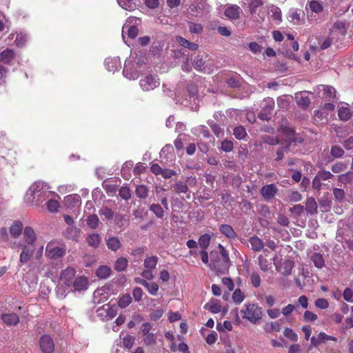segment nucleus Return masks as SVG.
I'll return each instance as SVG.
<instances>
[{
	"label": "nucleus",
	"mask_w": 353,
	"mask_h": 353,
	"mask_svg": "<svg viewBox=\"0 0 353 353\" xmlns=\"http://www.w3.org/2000/svg\"><path fill=\"white\" fill-rule=\"evenodd\" d=\"M118 4L124 10L133 11L137 8L135 0H117Z\"/></svg>",
	"instance_id": "nucleus-37"
},
{
	"label": "nucleus",
	"mask_w": 353,
	"mask_h": 353,
	"mask_svg": "<svg viewBox=\"0 0 353 353\" xmlns=\"http://www.w3.org/2000/svg\"><path fill=\"white\" fill-rule=\"evenodd\" d=\"M284 336L293 342L298 341V335L294 332V330L290 327H285L283 330Z\"/></svg>",
	"instance_id": "nucleus-51"
},
{
	"label": "nucleus",
	"mask_w": 353,
	"mask_h": 353,
	"mask_svg": "<svg viewBox=\"0 0 353 353\" xmlns=\"http://www.w3.org/2000/svg\"><path fill=\"white\" fill-rule=\"evenodd\" d=\"M139 81V85L144 92L152 91L154 89V77L153 72H143Z\"/></svg>",
	"instance_id": "nucleus-12"
},
{
	"label": "nucleus",
	"mask_w": 353,
	"mask_h": 353,
	"mask_svg": "<svg viewBox=\"0 0 353 353\" xmlns=\"http://www.w3.org/2000/svg\"><path fill=\"white\" fill-rule=\"evenodd\" d=\"M111 268L105 265L99 266L96 270V275L101 279H105L110 276Z\"/></svg>",
	"instance_id": "nucleus-34"
},
{
	"label": "nucleus",
	"mask_w": 353,
	"mask_h": 353,
	"mask_svg": "<svg viewBox=\"0 0 353 353\" xmlns=\"http://www.w3.org/2000/svg\"><path fill=\"white\" fill-rule=\"evenodd\" d=\"M101 242V237L97 233H92L88 236L87 243L89 246L97 248Z\"/></svg>",
	"instance_id": "nucleus-35"
},
{
	"label": "nucleus",
	"mask_w": 353,
	"mask_h": 353,
	"mask_svg": "<svg viewBox=\"0 0 353 353\" xmlns=\"http://www.w3.org/2000/svg\"><path fill=\"white\" fill-rule=\"evenodd\" d=\"M241 4L245 10H248L251 15H259L258 10L263 6V0H241Z\"/></svg>",
	"instance_id": "nucleus-13"
},
{
	"label": "nucleus",
	"mask_w": 353,
	"mask_h": 353,
	"mask_svg": "<svg viewBox=\"0 0 353 353\" xmlns=\"http://www.w3.org/2000/svg\"><path fill=\"white\" fill-rule=\"evenodd\" d=\"M139 73H141L139 70L137 65L134 63L132 58L130 57L126 59L123 70V74L125 77L130 80H135L139 77Z\"/></svg>",
	"instance_id": "nucleus-9"
},
{
	"label": "nucleus",
	"mask_w": 353,
	"mask_h": 353,
	"mask_svg": "<svg viewBox=\"0 0 353 353\" xmlns=\"http://www.w3.org/2000/svg\"><path fill=\"white\" fill-rule=\"evenodd\" d=\"M47 208L50 212H55L59 208V203L54 199H50L47 203Z\"/></svg>",
	"instance_id": "nucleus-57"
},
{
	"label": "nucleus",
	"mask_w": 353,
	"mask_h": 353,
	"mask_svg": "<svg viewBox=\"0 0 353 353\" xmlns=\"http://www.w3.org/2000/svg\"><path fill=\"white\" fill-rule=\"evenodd\" d=\"M264 330L267 332H270L271 330L279 332L281 330V325L277 321L271 322V323L265 325Z\"/></svg>",
	"instance_id": "nucleus-60"
},
{
	"label": "nucleus",
	"mask_w": 353,
	"mask_h": 353,
	"mask_svg": "<svg viewBox=\"0 0 353 353\" xmlns=\"http://www.w3.org/2000/svg\"><path fill=\"white\" fill-rule=\"evenodd\" d=\"M188 28L190 32L192 33L199 34L203 31V28L199 23H194L192 22H188Z\"/></svg>",
	"instance_id": "nucleus-59"
},
{
	"label": "nucleus",
	"mask_w": 353,
	"mask_h": 353,
	"mask_svg": "<svg viewBox=\"0 0 353 353\" xmlns=\"http://www.w3.org/2000/svg\"><path fill=\"white\" fill-rule=\"evenodd\" d=\"M99 222V218L95 214L90 215L87 219V224L92 229H95L97 228Z\"/></svg>",
	"instance_id": "nucleus-55"
},
{
	"label": "nucleus",
	"mask_w": 353,
	"mask_h": 353,
	"mask_svg": "<svg viewBox=\"0 0 353 353\" xmlns=\"http://www.w3.org/2000/svg\"><path fill=\"white\" fill-rule=\"evenodd\" d=\"M15 52L13 50L7 48L0 53V62L11 65L12 61L15 59Z\"/></svg>",
	"instance_id": "nucleus-21"
},
{
	"label": "nucleus",
	"mask_w": 353,
	"mask_h": 353,
	"mask_svg": "<svg viewBox=\"0 0 353 353\" xmlns=\"http://www.w3.org/2000/svg\"><path fill=\"white\" fill-rule=\"evenodd\" d=\"M216 330L219 332L231 331L232 330V323L229 321H225L223 323H218L216 324Z\"/></svg>",
	"instance_id": "nucleus-54"
},
{
	"label": "nucleus",
	"mask_w": 353,
	"mask_h": 353,
	"mask_svg": "<svg viewBox=\"0 0 353 353\" xmlns=\"http://www.w3.org/2000/svg\"><path fill=\"white\" fill-rule=\"evenodd\" d=\"M270 13L271 14L272 19L274 21L276 24H279L282 21L281 10L279 8L276 6H272L270 9Z\"/></svg>",
	"instance_id": "nucleus-41"
},
{
	"label": "nucleus",
	"mask_w": 353,
	"mask_h": 353,
	"mask_svg": "<svg viewBox=\"0 0 353 353\" xmlns=\"http://www.w3.org/2000/svg\"><path fill=\"white\" fill-rule=\"evenodd\" d=\"M161 174L164 178H170L174 174V172L171 170L162 169L157 164H156V175Z\"/></svg>",
	"instance_id": "nucleus-53"
},
{
	"label": "nucleus",
	"mask_w": 353,
	"mask_h": 353,
	"mask_svg": "<svg viewBox=\"0 0 353 353\" xmlns=\"http://www.w3.org/2000/svg\"><path fill=\"white\" fill-rule=\"evenodd\" d=\"M309 8L312 12L319 13L323 11V6L321 1L318 0H307L306 9Z\"/></svg>",
	"instance_id": "nucleus-33"
},
{
	"label": "nucleus",
	"mask_w": 353,
	"mask_h": 353,
	"mask_svg": "<svg viewBox=\"0 0 353 353\" xmlns=\"http://www.w3.org/2000/svg\"><path fill=\"white\" fill-rule=\"evenodd\" d=\"M145 270L143 272V278H136L137 283L143 285L151 294H154V283L153 279V268H154V257L147 258L144 262Z\"/></svg>",
	"instance_id": "nucleus-2"
},
{
	"label": "nucleus",
	"mask_w": 353,
	"mask_h": 353,
	"mask_svg": "<svg viewBox=\"0 0 353 353\" xmlns=\"http://www.w3.org/2000/svg\"><path fill=\"white\" fill-rule=\"evenodd\" d=\"M232 298L236 304H240L243 301L245 295L239 289H236L233 292Z\"/></svg>",
	"instance_id": "nucleus-50"
},
{
	"label": "nucleus",
	"mask_w": 353,
	"mask_h": 353,
	"mask_svg": "<svg viewBox=\"0 0 353 353\" xmlns=\"http://www.w3.org/2000/svg\"><path fill=\"white\" fill-rule=\"evenodd\" d=\"M75 273L76 271L73 268H67L61 272L59 285L57 290L59 298L63 299L65 297L68 290L72 287V284L74 281Z\"/></svg>",
	"instance_id": "nucleus-4"
},
{
	"label": "nucleus",
	"mask_w": 353,
	"mask_h": 353,
	"mask_svg": "<svg viewBox=\"0 0 353 353\" xmlns=\"http://www.w3.org/2000/svg\"><path fill=\"white\" fill-rule=\"evenodd\" d=\"M99 214L104 216L106 219L109 220L113 217L114 212L111 209L104 207L99 210Z\"/></svg>",
	"instance_id": "nucleus-63"
},
{
	"label": "nucleus",
	"mask_w": 353,
	"mask_h": 353,
	"mask_svg": "<svg viewBox=\"0 0 353 353\" xmlns=\"http://www.w3.org/2000/svg\"><path fill=\"white\" fill-rule=\"evenodd\" d=\"M285 141V142L289 143V144L286 147L282 148L277 151V157L275 159L276 161H279L283 159L284 151L290 147L292 143L296 141L300 143L302 142V139L301 138L296 139L294 137V132L292 129H288L286 130V137Z\"/></svg>",
	"instance_id": "nucleus-14"
},
{
	"label": "nucleus",
	"mask_w": 353,
	"mask_h": 353,
	"mask_svg": "<svg viewBox=\"0 0 353 353\" xmlns=\"http://www.w3.org/2000/svg\"><path fill=\"white\" fill-rule=\"evenodd\" d=\"M176 40L180 46H181L184 48H188L191 50H196L199 48V46L196 43H191L189 41H188L187 39H185L180 36L176 37Z\"/></svg>",
	"instance_id": "nucleus-38"
},
{
	"label": "nucleus",
	"mask_w": 353,
	"mask_h": 353,
	"mask_svg": "<svg viewBox=\"0 0 353 353\" xmlns=\"http://www.w3.org/2000/svg\"><path fill=\"white\" fill-rule=\"evenodd\" d=\"M128 265V261L125 257L118 258L114 263V270L117 272L124 271Z\"/></svg>",
	"instance_id": "nucleus-42"
},
{
	"label": "nucleus",
	"mask_w": 353,
	"mask_h": 353,
	"mask_svg": "<svg viewBox=\"0 0 353 353\" xmlns=\"http://www.w3.org/2000/svg\"><path fill=\"white\" fill-rule=\"evenodd\" d=\"M338 115L341 120L347 121L351 118L352 112L347 104H341L338 110Z\"/></svg>",
	"instance_id": "nucleus-29"
},
{
	"label": "nucleus",
	"mask_w": 353,
	"mask_h": 353,
	"mask_svg": "<svg viewBox=\"0 0 353 353\" xmlns=\"http://www.w3.org/2000/svg\"><path fill=\"white\" fill-rule=\"evenodd\" d=\"M205 309H208L210 312L216 314L221 312V305L218 301H212L204 306Z\"/></svg>",
	"instance_id": "nucleus-45"
},
{
	"label": "nucleus",
	"mask_w": 353,
	"mask_h": 353,
	"mask_svg": "<svg viewBox=\"0 0 353 353\" xmlns=\"http://www.w3.org/2000/svg\"><path fill=\"white\" fill-rule=\"evenodd\" d=\"M205 61L203 60V57L201 55L196 56L194 61L193 65L196 70L202 71L204 68Z\"/></svg>",
	"instance_id": "nucleus-49"
},
{
	"label": "nucleus",
	"mask_w": 353,
	"mask_h": 353,
	"mask_svg": "<svg viewBox=\"0 0 353 353\" xmlns=\"http://www.w3.org/2000/svg\"><path fill=\"white\" fill-rule=\"evenodd\" d=\"M23 240L25 243L35 245L37 234L34 229L30 226H26L23 230Z\"/></svg>",
	"instance_id": "nucleus-19"
},
{
	"label": "nucleus",
	"mask_w": 353,
	"mask_h": 353,
	"mask_svg": "<svg viewBox=\"0 0 353 353\" xmlns=\"http://www.w3.org/2000/svg\"><path fill=\"white\" fill-rule=\"evenodd\" d=\"M211 240V236L208 234L201 235L199 239V246L203 249L205 250L210 245Z\"/></svg>",
	"instance_id": "nucleus-47"
},
{
	"label": "nucleus",
	"mask_w": 353,
	"mask_h": 353,
	"mask_svg": "<svg viewBox=\"0 0 353 353\" xmlns=\"http://www.w3.org/2000/svg\"><path fill=\"white\" fill-rule=\"evenodd\" d=\"M12 248H21V252L19 256V262L21 264H24L29 261L30 259L32 258L34 250H35V245H28V244H21L16 243H14L13 245L10 246Z\"/></svg>",
	"instance_id": "nucleus-10"
},
{
	"label": "nucleus",
	"mask_w": 353,
	"mask_h": 353,
	"mask_svg": "<svg viewBox=\"0 0 353 353\" xmlns=\"http://www.w3.org/2000/svg\"><path fill=\"white\" fill-rule=\"evenodd\" d=\"M293 267L294 263L292 261L285 260L277 267V270L283 275H289L291 274Z\"/></svg>",
	"instance_id": "nucleus-28"
},
{
	"label": "nucleus",
	"mask_w": 353,
	"mask_h": 353,
	"mask_svg": "<svg viewBox=\"0 0 353 353\" xmlns=\"http://www.w3.org/2000/svg\"><path fill=\"white\" fill-rule=\"evenodd\" d=\"M301 13L297 9L292 8L289 10L288 19L293 24L298 25L301 22Z\"/></svg>",
	"instance_id": "nucleus-31"
},
{
	"label": "nucleus",
	"mask_w": 353,
	"mask_h": 353,
	"mask_svg": "<svg viewBox=\"0 0 353 353\" xmlns=\"http://www.w3.org/2000/svg\"><path fill=\"white\" fill-rule=\"evenodd\" d=\"M104 308L106 312L107 320L112 319L118 313V306L116 305H104Z\"/></svg>",
	"instance_id": "nucleus-44"
},
{
	"label": "nucleus",
	"mask_w": 353,
	"mask_h": 353,
	"mask_svg": "<svg viewBox=\"0 0 353 353\" xmlns=\"http://www.w3.org/2000/svg\"><path fill=\"white\" fill-rule=\"evenodd\" d=\"M137 195L140 198H145L148 194V189L143 185H138L136 188Z\"/></svg>",
	"instance_id": "nucleus-58"
},
{
	"label": "nucleus",
	"mask_w": 353,
	"mask_h": 353,
	"mask_svg": "<svg viewBox=\"0 0 353 353\" xmlns=\"http://www.w3.org/2000/svg\"><path fill=\"white\" fill-rule=\"evenodd\" d=\"M218 247L219 249V255L215 258L213 254H212L211 263L209 267L211 270L216 272L224 273L228 270L231 262L228 252L225 248L221 244H219Z\"/></svg>",
	"instance_id": "nucleus-3"
},
{
	"label": "nucleus",
	"mask_w": 353,
	"mask_h": 353,
	"mask_svg": "<svg viewBox=\"0 0 353 353\" xmlns=\"http://www.w3.org/2000/svg\"><path fill=\"white\" fill-rule=\"evenodd\" d=\"M244 307L245 308L241 310L242 317L256 324L261 319V308L254 303H245Z\"/></svg>",
	"instance_id": "nucleus-7"
},
{
	"label": "nucleus",
	"mask_w": 353,
	"mask_h": 353,
	"mask_svg": "<svg viewBox=\"0 0 353 353\" xmlns=\"http://www.w3.org/2000/svg\"><path fill=\"white\" fill-rule=\"evenodd\" d=\"M27 41V36L22 32L17 33L13 45L17 47L21 48L24 46Z\"/></svg>",
	"instance_id": "nucleus-48"
},
{
	"label": "nucleus",
	"mask_w": 353,
	"mask_h": 353,
	"mask_svg": "<svg viewBox=\"0 0 353 353\" xmlns=\"http://www.w3.org/2000/svg\"><path fill=\"white\" fill-rule=\"evenodd\" d=\"M65 205L70 208L79 207L81 204V196L77 194H73L66 196L64 198Z\"/></svg>",
	"instance_id": "nucleus-25"
},
{
	"label": "nucleus",
	"mask_w": 353,
	"mask_h": 353,
	"mask_svg": "<svg viewBox=\"0 0 353 353\" xmlns=\"http://www.w3.org/2000/svg\"><path fill=\"white\" fill-rule=\"evenodd\" d=\"M234 135L238 139H243L246 135V132L244 128L239 126L234 129Z\"/></svg>",
	"instance_id": "nucleus-62"
},
{
	"label": "nucleus",
	"mask_w": 353,
	"mask_h": 353,
	"mask_svg": "<svg viewBox=\"0 0 353 353\" xmlns=\"http://www.w3.org/2000/svg\"><path fill=\"white\" fill-rule=\"evenodd\" d=\"M243 14L241 7L236 4H228L225 6L224 15L230 20H237Z\"/></svg>",
	"instance_id": "nucleus-15"
},
{
	"label": "nucleus",
	"mask_w": 353,
	"mask_h": 353,
	"mask_svg": "<svg viewBox=\"0 0 353 353\" xmlns=\"http://www.w3.org/2000/svg\"><path fill=\"white\" fill-rule=\"evenodd\" d=\"M152 327L150 323H143L141 326V332L145 336L144 342L146 344H152L154 342V335L153 333H150Z\"/></svg>",
	"instance_id": "nucleus-24"
},
{
	"label": "nucleus",
	"mask_w": 353,
	"mask_h": 353,
	"mask_svg": "<svg viewBox=\"0 0 353 353\" xmlns=\"http://www.w3.org/2000/svg\"><path fill=\"white\" fill-rule=\"evenodd\" d=\"M88 280L84 276H79L74 279L72 284V287L69 288L68 292H81L88 289Z\"/></svg>",
	"instance_id": "nucleus-16"
},
{
	"label": "nucleus",
	"mask_w": 353,
	"mask_h": 353,
	"mask_svg": "<svg viewBox=\"0 0 353 353\" xmlns=\"http://www.w3.org/2000/svg\"><path fill=\"white\" fill-rule=\"evenodd\" d=\"M106 245L108 249L112 251H117L121 246V241L118 237L110 236L105 239Z\"/></svg>",
	"instance_id": "nucleus-32"
},
{
	"label": "nucleus",
	"mask_w": 353,
	"mask_h": 353,
	"mask_svg": "<svg viewBox=\"0 0 353 353\" xmlns=\"http://www.w3.org/2000/svg\"><path fill=\"white\" fill-rule=\"evenodd\" d=\"M249 242L250 243L252 249L254 251H261L264 246L263 241L256 236L250 237Z\"/></svg>",
	"instance_id": "nucleus-39"
},
{
	"label": "nucleus",
	"mask_w": 353,
	"mask_h": 353,
	"mask_svg": "<svg viewBox=\"0 0 353 353\" xmlns=\"http://www.w3.org/2000/svg\"><path fill=\"white\" fill-rule=\"evenodd\" d=\"M23 228V225L21 221H14L10 228V234L11 236L14 238L19 237L21 234Z\"/></svg>",
	"instance_id": "nucleus-30"
},
{
	"label": "nucleus",
	"mask_w": 353,
	"mask_h": 353,
	"mask_svg": "<svg viewBox=\"0 0 353 353\" xmlns=\"http://www.w3.org/2000/svg\"><path fill=\"white\" fill-rule=\"evenodd\" d=\"M306 211L311 214H316L317 212V203L314 198H309L305 203Z\"/></svg>",
	"instance_id": "nucleus-43"
},
{
	"label": "nucleus",
	"mask_w": 353,
	"mask_h": 353,
	"mask_svg": "<svg viewBox=\"0 0 353 353\" xmlns=\"http://www.w3.org/2000/svg\"><path fill=\"white\" fill-rule=\"evenodd\" d=\"M37 284V279L32 274L28 273L20 282L21 291L24 294H29L33 291Z\"/></svg>",
	"instance_id": "nucleus-11"
},
{
	"label": "nucleus",
	"mask_w": 353,
	"mask_h": 353,
	"mask_svg": "<svg viewBox=\"0 0 353 353\" xmlns=\"http://www.w3.org/2000/svg\"><path fill=\"white\" fill-rule=\"evenodd\" d=\"M276 192L277 188L274 184L265 185L261 190V193L265 199H272Z\"/></svg>",
	"instance_id": "nucleus-26"
},
{
	"label": "nucleus",
	"mask_w": 353,
	"mask_h": 353,
	"mask_svg": "<svg viewBox=\"0 0 353 353\" xmlns=\"http://www.w3.org/2000/svg\"><path fill=\"white\" fill-rule=\"evenodd\" d=\"M119 196L125 200H128L131 197L129 188L126 186L121 187L119 190Z\"/></svg>",
	"instance_id": "nucleus-64"
},
{
	"label": "nucleus",
	"mask_w": 353,
	"mask_h": 353,
	"mask_svg": "<svg viewBox=\"0 0 353 353\" xmlns=\"http://www.w3.org/2000/svg\"><path fill=\"white\" fill-rule=\"evenodd\" d=\"M190 8L192 12L201 13L208 10L209 5L207 3L206 0H194V3L190 5Z\"/></svg>",
	"instance_id": "nucleus-22"
},
{
	"label": "nucleus",
	"mask_w": 353,
	"mask_h": 353,
	"mask_svg": "<svg viewBox=\"0 0 353 353\" xmlns=\"http://www.w3.org/2000/svg\"><path fill=\"white\" fill-rule=\"evenodd\" d=\"M50 187L45 182L39 181L32 183L27 190L24 201L30 205H39L49 198Z\"/></svg>",
	"instance_id": "nucleus-1"
},
{
	"label": "nucleus",
	"mask_w": 353,
	"mask_h": 353,
	"mask_svg": "<svg viewBox=\"0 0 353 353\" xmlns=\"http://www.w3.org/2000/svg\"><path fill=\"white\" fill-rule=\"evenodd\" d=\"M330 153L334 157L339 158L343 155L344 151L340 146L334 145L331 148Z\"/></svg>",
	"instance_id": "nucleus-61"
},
{
	"label": "nucleus",
	"mask_w": 353,
	"mask_h": 353,
	"mask_svg": "<svg viewBox=\"0 0 353 353\" xmlns=\"http://www.w3.org/2000/svg\"><path fill=\"white\" fill-rule=\"evenodd\" d=\"M296 307V306L295 305L288 304L282 308L281 314L285 318H288L291 315V314L294 311Z\"/></svg>",
	"instance_id": "nucleus-56"
},
{
	"label": "nucleus",
	"mask_w": 353,
	"mask_h": 353,
	"mask_svg": "<svg viewBox=\"0 0 353 353\" xmlns=\"http://www.w3.org/2000/svg\"><path fill=\"white\" fill-rule=\"evenodd\" d=\"M63 235L68 239L78 241L80 238V230L74 225L68 226Z\"/></svg>",
	"instance_id": "nucleus-23"
},
{
	"label": "nucleus",
	"mask_w": 353,
	"mask_h": 353,
	"mask_svg": "<svg viewBox=\"0 0 353 353\" xmlns=\"http://www.w3.org/2000/svg\"><path fill=\"white\" fill-rule=\"evenodd\" d=\"M105 66L109 72H114L121 66V63L119 57L107 58L105 60Z\"/></svg>",
	"instance_id": "nucleus-20"
},
{
	"label": "nucleus",
	"mask_w": 353,
	"mask_h": 353,
	"mask_svg": "<svg viewBox=\"0 0 353 353\" xmlns=\"http://www.w3.org/2000/svg\"><path fill=\"white\" fill-rule=\"evenodd\" d=\"M130 57L132 58L134 63L137 65L141 73L149 71L153 72L154 67L149 53L139 50L134 54H131Z\"/></svg>",
	"instance_id": "nucleus-5"
},
{
	"label": "nucleus",
	"mask_w": 353,
	"mask_h": 353,
	"mask_svg": "<svg viewBox=\"0 0 353 353\" xmlns=\"http://www.w3.org/2000/svg\"><path fill=\"white\" fill-rule=\"evenodd\" d=\"M141 19L130 16L127 19L125 23L123 24L122 28V37L125 39V34H128V37L134 39L137 37L139 33L137 26L141 24Z\"/></svg>",
	"instance_id": "nucleus-8"
},
{
	"label": "nucleus",
	"mask_w": 353,
	"mask_h": 353,
	"mask_svg": "<svg viewBox=\"0 0 353 353\" xmlns=\"http://www.w3.org/2000/svg\"><path fill=\"white\" fill-rule=\"evenodd\" d=\"M100 296H101V298H100L98 301L99 302H104L108 298V293L107 292V289L106 288H100V289H97V290L94 291V298L95 299H97L98 298H99Z\"/></svg>",
	"instance_id": "nucleus-46"
},
{
	"label": "nucleus",
	"mask_w": 353,
	"mask_h": 353,
	"mask_svg": "<svg viewBox=\"0 0 353 353\" xmlns=\"http://www.w3.org/2000/svg\"><path fill=\"white\" fill-rule=\"evenodd\" d=\"M311 260L314 266L319 269H321L325 266L324 258L320 253L312 254L311 256Z\"/></svg>",
	"instance_id": "nucleus-40"
},
{
	"label": "nucleus",
	"mask_w": 353,
	"mask_h": 353,
	"mask_svg": "<svg viewBox=\"0 0 353 353\" xmlns=\"http://www.w3.org/2000/svg\"><path fill=\"white\" fill-rule=\"evenodd\" d=\"M132 302V298L130 296V294H124L123 296H122L119 301H118V305L121 308H125L126 307H128L130 303Z\"/></svg>",
	"instance_id": "nucleus-52"
},
{
	"label": "nucleus",
	"mask_w": 353,
	"mask_h": 353,
	"mask_svg": "<svg viewBox=\"0 0 353 353\" xmlns=\"http://www.w3.org/2000/svg\"><path fill=\"white\" fill-rule=\"evenodd\" d=\"M1 319L7 325H16L19 322V318L14 313H8L1 314Z\"/></svg>",
	"instance_id": "nucleus-27"
},
{
	"label": "nucleus",
	"mask_w": 353,
	"mask_h": 353,
	"mask_svg": "<svg viewBox=\"0 0 353 353\" xmlns=\"http://www.w3.org/2000/svg\"><path fill=\"white\" fill-rule=\"evenodd\" d=\"M40 348L43 353H52L54 350V343L49 335H43L39 341Z\"/></svg>",
	"instance_id": "nucleus-18"
},
{
	"label": "nucleus",
	"mask_w": 353,
	"mask_h": 353,
	"mask_svg": "<svg viewBox=\"0 0 353 353\" xmlns=\"http://www.w3.org/2000/svg\"><path fill=\"white\" fill-rule=\"evenodd\" d=\"M221 232L230 239H235L236 234L230 225L223 224L219 228Z\"/></svg>",
	"instance_id": "nucleus-36"
},
{
	"label": "nucleus",
	"mask_w": 353,
	"mask_h": 353,
	"mask_svg": "<svg viewBox=\"0 0 353 353\" xmlns=\"http://www.w3.org/2000/svg\"><path fill=\"white\" fill-rule=\"evenodd\" d=\"M263 103V110L259 114V117L262 120H268L274 107V101L272 98H268L264 100Z\"/></svg>",
	"instance_id": "nucleus-17"
},
{
	"label": "nucleus",
	"mask_w": 353,
	"mask_h": 353,
	"mask_svg": "<svg viewBox=\"0 0 353 353\" xmlns=\"http://www.w3.org/2000/svg\"><path fill=\"white\" fill-rule=\"evenodd\" d=\"M66 252V246L64 243L57 241H50L46 248V256L52 260H58L62 258Z\"/></svg>",
	"instance_id": "nucleus-6"
}]
</instances>
